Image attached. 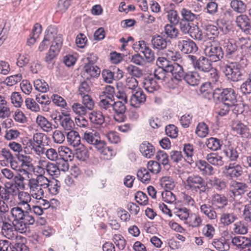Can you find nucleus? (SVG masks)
<instances>
[{"instance_id": "obj_1", "label": "nucleus", "mask_w": 251, "mask_h": 251, "mask_svg": "<svg viewBox=\"0 0 251 251\" xmlns=\"http://www.w3.org/2000/svg\"><path fill=\"white\" fill-rule=\"evenodd\" d=\"M184 188L193 194H198L201 199L207 195L209 187L204 179L199 175L192 174L183 181Z\"/></svg>"}, {"instance_id": "obj_2", "label": "nucleus", "mask_w": 251, "mask_h": 251, "mask_svg": "<svg viewBox=\"0 0 251 251\" xmlns=\"http://www.w3.org/2000/svg\"><path fill=\"white\" fill-rule=\"evenodd\" d=\"M181 73H176L174 77H172L169 81V86L175 89L180 85L182 79L190 85L197 86L200 82L201 77L197 71H189L184 73L182 67L181 66Z\"/></svg>"}, {"instance_id": "obj_3", "label": "nucleus", "mask_w": 251, "mask_h": 251, "mask_svg": "<svg viewBox=\"0 0 251 251\" xmlns=\"http://www.w3.org/2000/svg\"><path fill=\"white\" fill-rule=\"evenodd\" d=\"M236 61L229 62L225 66L223 70V72L227 79L233 82L241 80L243 75L242 67Z\"/></svg>"}, {"instance_id": "obj_4", "label": "nucleus", "mask_w": 251, "mask_h": 251, "mask_svg": "<svg viewBox=\"0 0 251 251\" xmlns=\"http://www.w3.org/2000/svg\"><path fill=\"white\" fill-rule=\"evenodd\" d=\"M188 59L196 70L207 73L212 67V62L207 57L200 56L199 58L194 55H188Z\"/></svg>"}, {"instance_id": "obj_5", "label": "nucleus", "mask_w": 251, "mask_h": 251, "mask_svg": "<svg viewBox=\"0 0 251 251\" xmlns=\"http://www.w3.org/2000/svg\"><path fill=\"white\" fill-rule=\"evenodd\" d=\"M62 45L61 35L56 36L54 41L51 45L50 49L45 57V61L48 64H53V60L58 54Z\"/></svg>"}, {"instance_id": "obj_6", "label": "nucleus", "mask_w": 251, "mask_h": 251, "mask_svg": "<svg viewBox=\"0 0 251 251\" xmlns=\"http://www.w3.org/2000/svg\"><path fill=\"white\" fill-rule=\"evenodd\" d=\"M204 52L205 55L210 58L209 60L211 62L221 60L224 54L222 48L215 42L206 46L204 49Z\"/></svg>"}, {"instance_id": "obj_7", "label": "nucleus", "mask_w": 251, "mask_h": 251, "mask_svg": "<svg viewBox=\"0 0 251 251\" xmlns=\"http://www.w3.org/2000/svg\"><path fill=\"white\" fill-rule=\"evenodd\" d=\"M218 95L215 100L231 105L237 102L236 95L234 89L227 88L223 89L218 88Z\"/></svg>"}, {"instance_id": "obj_8", "label": "nucleus", "mask_w": 251, "mask_h": 251, "mask_svg": "<svg viewBox=\"0 0 251 251\" xmlns=\"http://www.w3.org/2000/svg\"><path fill=\"white\" fill-rule=\"evenodd\" d=\"M156 64L158 68L165 69L168 72L172 74L173 77H174L176 73H181V66L177 63H171L164 56L159 57L156 61Z\"/></svg>"}, {"instance_id": "obj_9", "label": "nucleus", "mask_w": 251, "mask_h": 251, "mask_svg": "<svg viewBox=\"0 0 251 251\" xmlns=\"http://www.w3.org/2000/svg\"><path fill=\"white\" fill-rule=\"evenodd\" d=\"M83 139L87 143L94 145L98 150H101L105 146V142L100 140L99 132L95 130L86 131L84 133Z\"/></svg>"}, {"instance_id": "obj_10", "label": "nucleus", "mask_w": 251, "mask_h": 251, "mask_svg": "<svg viewBox=\"0 0 251 251\" xmlns=\"http://www.w3.org/2000/svg\"><path fill=\"white\" fill-rule=\"evenodd\" d=\"M177 44L179 49L185 54L195 53L198 50L196 44L189 38H180Z\"/></svg>"}, {"instance_id": "obj_11", "label": "nucleus", "mask_w": 251, "mask_h": 251, "mask_svg": "<svg viewBox=\"0 0 251 251\" xmlns=\"http://www.w3.org/2000/svg\"><path fill=\"white\" fill-rule=\"evenodd\" d=\"M0 226L1 233L5 237L11 239L13 237L14 225L9 216L0 219Z\"/></svg>"}, {"instance_id": "obj_12", "label": "nucleus", "mask_w": 251, "mask_h": 251, "mask_svg": "<svg viewBox=\"0 0 251 251\" xmlns=\"http://www.w3.org/2000/svg\"><path fill=\"white\" fill-rule=\"evenodd\" d=\"M228 199L224 194L214 193L211 196V204L216 210H223L228 205Z\"/></svg>"}, {"instance_id": "obj_13", "label": "nucleus", "mask_w": 251, "mask_h": 251, "mask_svg": "<svg viewBox=\"0 0 251 251\" xmlns=\"http://www.w3.org/2000/svg\"><path fill=\"white\" fill-rule=\"evenodd\" d=\"M223 48L226 53V57L227 59H232L235 61L241 59V57L238 56L237 46L235 43L227 40L225 41Z\"/></svg>"}, {"instance_id": "obj_14", "label": "nucleus", "mask_w": 251, "mask_h": 251, "mask_svg": "<svg viewBox=\"0 0 251 251\" xmlns=\"http://www.w3.org/2000/svg\"><path fill=\"white\" fill-rule=\"evenodd\" d=\"M45 33L44 40L40 43L38 48L40 51L46 50L51 42V44H52L56 37L55 36L56 34V29L52 27H48Z\"/></svg>"}, {"instance_id": "obj_15", "label": "nucleus", "mask_w": 251, "mask_h": 251, "mask_svg": "<svg viewBox=\"0 0 251 251\" xmlns=\"http://www.w3.org/2000/svg\"><path fill=\"white\" fill-rule=\"evenodd\" d=\"M27 186L33 198L37 200L42 199L44 195V192L43 190L39 188L36 177L29 179Z\"/></svg>"}, {"instance_id": "obj_16", "label": "nucleus", "mask_w": 251, "mask_h": 251, "mask_svg": "<svg viewBox=\"0 0 251 251\" xmlns=\"http://www.w3.org/2000/svg\"><path fill=\"white\" fill-rule=\"evenodd\" d=\"M23 219V220L13 221V222H15L14 224V229L22 233L25 232L28 227V226L33 225L35 221L33 215L29 217L26 216Z\"/></svg>"}, {"instance_id": "obj_17", "label": "nucleus", "mask_w": 251, "mask_h": 251, "mask_svg": "<svg viewBox=\"0 0 251 251\" xmlns=\"http://www.w3.org/2000/svg\"><path fill=\"white\" fill-rule=\"evenodd\" d=\"M130 97V105L134 107H139L142 103L145 102L146 100L145 94L143 90L140 88L139 90L132 91Z\"/></svg>"}, {"instance_id": "obj_18", "label": "nucleus", "mask_w": 251, "mask_h": 251, "mask_svg": "<svg viewBox=\"0 0 251 251\" xmlns=\"http://www.w3.org/2000/svg\"><path fill=\"white\" fill-rule=\"evenodd\" d=\"M224 172L227 176L231 178L238 177L242 175L243 170L242 167L239 164L230 163L225 166Z\"/></svg>"}, {"instance_id": "obj_19", "label": "nucleus", "mask_w": 251, "mask_h": 251, "mask_svg": "<svg viewBox=\"0 0 251 251\" xmlns=\"http://www.w3.org/2000/svg\"><path fill=\"white\" fill-rule=\"evenodd\" d=\"M39 163L41 165L40 168L45 169L50 175L56 177L60 175V169L56 164L44 160H40Z\"/></svg>"}, {"instance_id": "obj_20", "label": "nucleus", "mask_w": 251, "mask_h": 251, "mask_svg": "<svg viewBox=\"0 0 251 251\" xmlns=\"http://www.w3.org/2000/svg\"><path fill=\"white\" fill-rule=\"evenodd\" d=\"M169 42L166 38L158 34L152 36L151 40L152 48L158 50L165 49Z\"/></svg>"}, {"instance_id": "obj_21", "label": "nucleus", "mask_w": 251, "mask_h": 251, "mask_svg": "<svg viewBox=\"0 0 251 251\" xmlns=\"http://www.w3.org/2000/svg\"><path fill=\"white\" fill-rule=\"evenodd\" d=\"M200 92L204 98L209 100L211 98H213L215 100L218 92V88L213 91L210 82H205L202 84L200 88Z\"/></svg>"}, {"instance_id": "obj_22", "label": "nucleus", "mask_w": 251, "mask_h": 251, "mask_svg": "<svg viewBox=\"0 0 251 251\" xmlns=\"http://www.w3.org/2000/svg\"><path fill=\"white\" fill-rule=\"evenodd\" d=\"M20 206L17 205L11 208L10 210V214L13 219V221L23 220V218L26 216H32L28 211L23 210Z\"/></svg>"}, {"instance_id": "obj_23", "label": "nucleus", "mask_w": 251, "mask_h": 251, "mask_svg": "<svg viewBox=\"0 0 251 251\" xmlns=\"http://www.w3.org/2000/svg\"><path fill=\"white\" fill-rule=\"evenodd\" d=\"M142 81L143 87L150 93L157 91L159 88V86L151 75L144 77Z\"/></svg>"}, {"instance_id": "obj_24", "label": "nucleus", "mask_w": 251, "mask_h": 251, "mask_svg": "<svg viewBox=\"0 0 251 251\" xmlns=\"http://www.w3.org/2000/svg\"><path fill=\"white\" fill-rule=\"evenodd\" d=\"M232 128L234 131L243 138H248L251 137L249 127L241 122H235L233 124Z\"/></svg>"}, {"instance_id": "obj_25", "label": "nucleus", "mask_w": 251, "mask_h": 251, "mask_svg": "<svg viewBox=\"0 0 251 251\" xmlns=\"http://www.w3.org/2000/svg\"><path fill=\"white\" fill-rule=\"evenodd\" d=\"M248 186L245 183L233 181L230 184V191L234 197L244 194Z\"/></svg>"}, {"instance_id": "obj_26", "label": "nucleus", "mask_w": 251, "mask_h": 251, "mask_svg": "<svg viewBox=\"0 0 251 251\" xmlns=\"http://www.w3.org/2000/svg\"><path fill=\"white\" fill-rule=\"evenodd\" d=\"M140 151L142 154L147 158H151L155 152L154 147L147 141H144L140 145Z\"/></svg>"}, {"instance_id": "obj_27", "label": "nucleus", "mask_w": 251, "mask_h": 251, "mask_svg": "<svg viewBox=\"0 0 251 251\" xmlns=\"http://www.w3.org/2000/svg\"><path fill=\"white\" fill-rule=\"evenodd\" d=\"M231 242L240 250L249 248L251 246V240L243 236H235L232 238Z\"/></svg>"}, {"instance_id": "obj_28", "label": "nucleus", "mask_w": 251, "mask_h": 251, "mask_svg": "<svg viewBox=\"0 0 251 251\" xmlns=\"http://www.w3.org/2000/svg\"><path fill=\"white\" fill-rule=\"evenodd\" d=\"M209 163L204 160H200L196 162V165L202 175L210 176L214 174V169Z\"/></svg>"}, {"instance_id": "obj_29", "label": "nucleus", "mask_w": 251, "mask_h": 251, "mask_svg": "<svg viewBox=\"0 0 251 251\" xmlns=\"http://www.w3.org/2000/svg\"><path fill=\"white\" fill-rule=\"evenodd\" d=\"M19 173L17 175L14 176L13 180L15 181L16 185L21 190L25 189V185L24 183L25 180L23 175H28L29 172L24 169H19L18 170Z\"/></svg>"}, {"instance_id": "obj_30", "label": "nucleus", "mask_w": 251, "mask_h": 251, "mask_svg": "<svg viewBox=\"0 0 251 251\" xmlns=\"http://www.w3.org/2000/svg\"><path fill=\"white\" fill-rule=\"evenodd\" d=\"M66 138L68 143L74 147H78L80 145V137L77 131H70L67 134Z\"/></svg>"}, {"instance_id": "obj_31", "label": "nucleus", "mask_w": 251, "mask_h": 251, "mask_svg": "<svg viewBox=\"0 0 251 251\" xmlns=\"http://www.w3.org/2000/svg\"><path fill=\"white\" fill-rule=\"evenodd\" d=\"M237 215L234 213L224 212L221 214L220 218V223L224 226H227L237 219Z\"/></svg>"}, {"instance_id": "obj_32", "label": "nucleus", "mask_w": 251, "mask_h": 251, "mask_svg": "<svg viewBox=\"0 0 251 251\" xmlns=\"http://www.w3.org/2000/svg\"><path fill=\"white\" fill-rule=\"evenodd\" d=\"M89 119L91 122L96 125L101 126L104 124L105 118L100 111H93L89 114Z\"/></svg>"}, {"instance_id": "obj_33", "label": "nucleus", "mask_w": 251, "mask_h": 251, "mask_svg": "<svg viewBox=\"0 0 251 251\" xmlns=\"http://www.w3.org/2000/svg\"><path fill=\"white\" fill-rule=\"evenodd\" d=\"M36 123L45 132H50L53 129L52 123L42 116L39 115L37 116Z\"/></svg>"}, {"instance_id": "obj_34", "label": "nucleus", "mask_w": 251, "mask_h": 251, "mask_svg": "<svg viewBox=\"0 0 251 251\" xmlns=\"http://www.w3.org/2000/svg\"><path fill=\"white\" fill-rule=\"evenodd\" d=\"M230 6L233 10L238 13H243L247 9V4L242 0H232Z\"/></svg>"}, {"instance_id": "obj_35", "label": "nucleus", "mask_w": 251, "mask_h": 251, "mask_svg": "<svg viewBox=\"0 0 251 251\" xmlns=\"http://www.w3.org/2000/svg\"><path fill=\"white\" fill-rule=\"evenodd\" d=\"M206 159L208 163L216 166H222L224 163L223 157L217 153H208Z\"/></svg>"}, {"instance_id": "obj_36", "label": "nucleus", "mask_w": 251, "mask_h": 251, "mask_svg": "<svg viewBox=\"0 0 251 251\" xmlns=\"http://www.w3.org/2000/svg\"><path fill=\"white\" fill-rule=\"evenodd\" d=\"M31 193L24 191H20L18 193V200L19 202L18 205H27L28 207H30L29 203L31 201Z\"/></svg>"}, {"instance_id": "obj_37", "label": "nucleus", "mask_w": 251, "mask_h": 251, "mask_svg": "<svg viewBox=\"0 0 251 251\" xmlns=\"http://www.w3.org/2000/svg\"><path fill=\"white\" fill-rule=\"evenodd\" d=\"M200 211L211 220L217 218V213L212 205L203 204L200 207Z\"/></svg>"}, {"instance_id": "obj_38", "label": "nucleus", "mask_w": 251, "mask_h": 251, "mask_svg": "<svg viewBox=\"0 0 251 251\" xmlns=\"http://www.w3.org/2000/svg\"><path fill=\"white\" fill-rule=\"evenodd\" d=\"M206 145L210 150L217 151L221 150L223 145V142L219 139L211 137L207 140Z\"/></svg>"}, {"instance_id": "obj_39", "label": "nucleus", "mask_w": 251, "mask_h": 251, "mask_svg": "<svg viewBox=\"0 0 251 251\" xmlns=\"http://www.w3.org/2000/svg\"><path fill=\"white\" fill-rule=\"evenodd\" d=\"M214 247L220 251H227L229 249V245L225 238L215 239L212 242Z\"/></svg>"}, {"instance_id": "obj_40", "label": "nucleus", "mask_w": 251, "mask_h": 251, "mask_svg": "<svg viewBox=\"0 0 251 251\" xmlns=\"http://www.w3.org/2000/svg\"><path fill=\"white\" fill-rule=\"evenodd\" d=\"M236 23L237 26L240 27L241 30H243L251 24L250 19L248 16L245 14H241L236 17Z\"/></svg>"}, {"instance_id": "obj_41", "label": "nucleus", "mask_w": 251, "mask_h": 251, "mask_svg": "<svg viewBox=\"0 0 251 251\" xmlns=\"http://www.w3.org/2000/svg\"><path fill=\"white\" fill-rule=\"evenodd\" d=\"M137 176L139 180L144 183H149L151 181V175L150 172L145 168H142L138 171Z\"/></svg>"}, {"instance_id": "obj_42", "label": "nucleus", "mask_w": 251, "mask_h": 251, "mask_svg": "<svg viewBox=\"0 0 251 251\" xmlns=\"http://www.w3.org/2000/svg\"><path fill=\"white\" fill-rule=\"evenodd\" d=\"M60 125L65 130H73L75 124L69 115H65L60 118Z\"/></svg>"}, {"instance_id": "obj_43", "label": "nucleus", "mask_w": 251, "mask_h": 251, "mask_svg": "<svg viewBox=\"0 0 251 251\" xmlns=\"http://www.w3.org/2000/svg\"><path fill=\"white\" fill-rule=\"evenodd\" d=\"M59 156L65 162L72 161L74 158V154L72 151L67 147H61L58 151Z\"/></svg>"}, {"instance_id": "obj_44", "label": "nucleus", "mask_w": 251, "mask_h": 251, "mask_svg": "<svg viewBox=\"0 0 251 251\" xmlns=\"http://www.w3.org/2000/svg\"><path fill=\"white\" fill-rule=\"evenodd\" d=\"M174 213L177 217H179L180 219L186 222L189 218L190 210L184 207H176L174 209Z\"/></svg>"}, {"instance_id": "obj_45", "label": "nucleus", "mask_w": 251, "mask_h": 251, "mask_svg": "<svg viewBox=\"0 0 251 251\" xmlns=\"http://www.w3.org/2000/svg\"><path fill=\"white\" fill-rule=\"evenodd\" d=\"M160 185L165 190H173L176 185L175 182L172 177L170 176H163L160 180Z\"/></svg>"}, {"instance_id": "obj_46", "label": "nucleus", "mask_w": 251, "mask_h": 251, "mask_svg": "<svg viewBox=\"0 0 251 251\" xmlns=\"http://www.w3.org/2000/svg\"><path fill=\"white\" fill-rule=\"evenodd\" d=\"M85 72L91 77L98 76L100 73V69L97 66L85 64L84 66Z\"/></svg>"}, {"instance_id": "obj_47", "label": "nucleus", "mask_w": 251, "mask_h": 251, "mask_svg": "<svg viewBox=\"0 0 251 251\" xmlns=\"http://www.w3.org/2000/svg\"><path fill=\"white\" fill-rule=\"evenodd\" d=\"M114 100L108 99L103 97H100L99 106L102 110L107 111L111 113Z\"/></svg>"}, {"instance_id": "obj_48", "label": "nucleus", "mask_w": 251, "mask_h": 251, "mask_svg": "<svg viewBox=\"0 0 251 251\" xmlns=\"http://www.w3.org/2000/svg\"><path fill=\"white\" fill-rule=\"evenodd\" d=\"M224 152L226 157L231 161H235L239 157V153L237 148L229 147L224 150Z\"/></svg>"}, {"instance_id": "obj_49", "label": "nucleus", "mask_w": 251, "mask_h": 251, "mask_svg": "<svg viewBox=\"0 0 251 251\" xmlns=\"http://www.w3.org/2000/svg\"><path fill=\"white\" fill-rule=\"evenodd\" d=\"M25 238L21 236L17 237L14 245V251H29V248L25 245Z\"/></svg>"}, {"instance_id": "obj_50", "label": "nucleus", "mask_w": 251, "mask_h": 251, "mask_svg": "<svg viewBox=\"0 0 251 251\" xmlns=\"http://www.w3.org/2000/svg\"><path fill=\"white\" fill-rule=\"evenodd\" d=\"M61 187L60 181L55 179L50 180L49 186L47 187L49 192L53 195H56L59 193Z\"/></svg>"}, {"instance_id": "obj_51", "label": "nucleus", "mask_w": 251, "mask_h": 251, "mask_svg": "<svg viewBox=\"0 0 251 251\" xmlns=\"http://www.w3.org/2000/svg\"><path fill=\"white\" fill-rule=\"evenodd\" d=\"M181 14L183 19L186 22H193L199 18V15H196L192 12L191 10L185 8H182L181 10Z\"/></svg>"}, {"instance_id": "obj_52", "label": "nucleus", "mask_w": 251, "mask_h": 251, "mask_svg": "<svg viewBox=\"0 0 251 251\" xmlns=\"http://www.w3.org/2000/svg\"><path fill=\"white\" fill-rule=\"evenodd\" d=\"M164 32L167 37L174 39L178 36V30L174 25L167 24L164 26Z\"/></svg>"}, {"instance_id": "obj_53", "label": "nucleus", "mask_w": 251, "mask_h": 251, "mask_svg": "<svg viewBox=\"0 0 251 251\" xmlns=\"http://www.w3.org/2000/svg\"><path fill=\"white\" fill-rule=\"evenodd\" d=\"M208 127L203 122L198 124L195 131L196 134L200 138L205 137L208 135Z\"/></svg>"}, {"instance_id": "obj_54", "label": "nucleus", "mask_w": 251, "mask_h": 251, "mask_svg": "<svg viewBox=\"0 0 251 251\" xmlns=\"http://www.w3.org/2000/svg\"><path fill=\"white\" fill-rule=\"evenodd\" d=\"M205 34L207 38L211 39H215L218 36L219 32L217 27L212 25H208L205 27Z\"/></svg>"}, {"instance_id": "obj_55", "label": "nucleus", "mask_w": 251, "mask_h": 251, "mask_svg": "<svg viewBox=\"0 0 251 251\" xmlns=\"http://www.w3.org/2000/svg\"><path fill=\"white\" fill-rule=\"evenodd\" d=\"M186 222L188 223L189 225L193 227H197L200 226L201 224L202 220L201 217L196 214H189L188 220Z\"/></svg>"}, {"instance_id": "obj_56", "label": "nucleus", "mask_w": 251, "mask_h": 251, "mask_svg": "<svg viewBox=\"0 0 251 251\" xmlns=\"http://www.w3.org/2000/svg\"><path fill=\"white\" fill-rule=\"evenodd\" d=\"M210 182L213 188L217 191H222L226 186V182L224 180L216 177L212 178Z\"/></svg>"}, {"instance_id": "obj_57", "label": "nucleus", "mask_w": 251, "mask_h": 251, "mask_svg": "<svg viewBox=\"0 0 251 251\" xmlns=\"http://www.w3.org/2000/svg\"><path fill=\"white\" fill-rule=\"evenodd\" d=\"M233 230L237 234H246L248 232L247 224L242 221L237 222L234 224Z\"/></svg>"}, {"instance_id": "obj_58", "label": "nucleus", "mask_w": 251, "mask_h": 251, "mask_svg": "<svg viewBox=\"0 0 251 251\" xmlns=\"http://www.w3.org/2000/svg\"><path fill=\"white\" fill-rule=\"evenodd\" d=\"M190 37L195 40H203V35L202 31L196 25H193L190 32L189 33Z\"/></svg>"}, {"instance_id": "obj_59", "label": "nucleus", "mask_w": 251, "mask_h": 251, "mask_svg": "<svg viewBox=\"0 0 251 251\" xmlns=\"http://www.w3.org/2000/svg\"><path fill=\"white\" fill-rule=\"evenodd\" d=\"M194 147L192 145L190 144L184 145L183 151L187 157L186 160L189 164L193 162L192 157L194 155Z\"/></svg>"}, {"instance_id": "obj_60", "label": "nucleus", "mask_w": 251, "mask_h": 251, "mask_svg": "<svg viewBox=\"0 0 251 251\" xmlns=\"http://www.w3.org/2000/svg\"><path fill=\"white\" fill-rule=\"evenodd\" d=\"M75 155L78 159L82 161H85L89 157L88 151L83 146L75 150Z\"/></svg>"}, {"instance_id": "obj_61", "label": "nucleus", "mask_w": 251, "mask_h": 251, "mask_svg": "<svg viewBox=\"0 0 251 251\" xmlns=\"http://www.w3.org/2000/svg\"><path fill=\"white\" fill-rule=\"evenodd\" d=\"M72 109L73 112L79 116H84L87 113L88 109L83 105L75 102L72 106Z\"/></svg>"}, {"instance_id": "obj_62", "label": "nucleus", "mask_w": 251, "mask_h": 251, "mask_svg": "<svg viewBox=\"0 0 251 251\" xmlns=\"http://www.w3.org/2000/svg\"><path fill=\"white\" fill-rule=\"evenodd\" d=\"M126 69L128 74L134 77L140 78L143 75L142 70L132 65L128 66Z\"/></svg>"}, {"instance_id": "obj_63", "label": "nucleus", "mask_w": 251, "mask_h": 251, "mask_svg": "<svg viewBox=\"0 0 251 251\" xmlns=\"http://www.w3.org/2000/svg\"><path fill=\"white\" fill-rule=\"evenodd\" d=\"M65 135L61 130H55L53 132L52 138L54 143L56 144H62L65 141Z\"/></svg>"}, {"instance_id": "obj_64", "label": "nucleus", "mask_w": 251, "mask_h": 251, "mask_svg": "<svg viewBox=\"0 0 251 251\" xmlns=\"http://www.w3.org/2000/svg\"><path fill=\"white\" fill-rule=\"evenodd\" d=\"M240 90L244 95L251 94V72L247 79L241 84Z\"/></svg>"}]
</instances>
